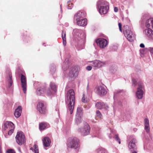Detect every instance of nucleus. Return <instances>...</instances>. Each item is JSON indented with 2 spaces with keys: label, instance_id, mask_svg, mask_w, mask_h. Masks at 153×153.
Here are the masks:
<instances>
[{
  "label": "nucleus",
  "instance_id": "1",
  "mask_svg": "<svg viewBox=\"0 0 153 153\" xmlns=\"http://www.w3.org/2000/svg\"><path fill=\"white\" fill-rule=\"evenodd\" d=\"M73 39L76 44L75 46L79 50L83 49L85 43L86 34L85 31L80 29H75L73 30Z\"/></svg>",
  "mask_w": 153,
  "mask_h": 153
},
{
  "label": "nucleus",
  "instance_id": "2",
  "mask_svg": "<svg viewBox=\"0 0 153 153\" xmlns=\"http://www.w3.org/2000/svg\"><path fill=\"white\" fill-rule=\"evenodd\" d=\"M68 86H66L65 91H67L66 94L67 98H65V102L67 104V110L70 111L71 114H72L74 110L75 102V93L73 90L71 89L67 91Z\"/></svg>",
  "mask_w": 153,
  "mask_h": 153
},
{
  "label": "nucleus",
  "instance_id": "3",
  "mask_svg": "<svg viewBox=\"0 0 153 153\" xmlns=\"http://www.w3.org/2000/svg\"><path fill=\"white\" fill-rule=\"evenodd\" d=\"M132 86L133 87H137L136 92V97L139 99H142L144 90V86L142 82L139 80L132 79Z\"/></svg>",
  "mask_w": 153,
  "mask_h": 153
},
{
  "label": "nucleus",
  "instance_id": "4",
  "mask_svg": "<svg viewBox=\"0 0 153 153\" xmlns=\"http://www.w3.org/2000/svg\"><path fill=\"white\" fill-rule=\"evenodd\" d=\"M109 3L104 0H98L97 3V7L101 14H106L109 10Z\"/></svg>",
  "mask_w": 153,
  "mask_h": 153
},
{
  "label": "nucleus",
  "instance_id": "5",
  "mask_svg": "<svg viewBox=\"0 0 153 153\" xmlns=\"http://www.w3.org/2000/svg\"><path fill=\"white\" fill-rule=\"evenodd\" d=\"M67 146L68 148L77 149L79 146V140L76 137H70L67 140Z\"/></svg>",
  "mask_w": 153,
  "mask_h": 153
},
{
  "label": "nucleus",
  "instance_id": "6",
  "mask_svg": "<svg viewBox=\"0 0 153 153\" xmlns=\"http://www.w3.org/2000/svg\"><path fill=\"white\" fill-rule=\"evenodd\" d=\"M122 91H123L122 90H116L114 92V100L113 105L114 110L115 107H116L117 105H118V106L120 107H121L125 106L126 104V102L125 100H123L122 101H117L115 100V99L117 96V95L118 94L119 95H121V93Z\"/></svg>",
  "mask_w": 153,
  "mask_h": 153
},
{
  "label": "nucleus",
  "instance_id": "7",
  "mask_svg": "<svg viewBox=\"0 0 153 153\" xmlns=\"http://www.w3.org/2000/svg\"><path fill=\"white\" fill-rule=\"evenodd\" d=\"M91 65L95 69H97L107 65L108 62L107 61L102 62L99 60H96L91 61Z\"/></svg>",
  "mask_w": 153,
  "mask_h": 153
},
{
  "label": "nucleus",
  "instance_id": "8",
  "mask_svg": "<svg viewBox=\"0 0 153 153\" xmlns=\"http://www.w3.org/2000/svg\"><path fill=\"white\" fill-rule=\"evenodd\" d=\"M15 138L17 143L19 145L23 144L25 140V136L22 131L17 132Z\"/></svg>",
  "mask_w": 153,
  "mask_h": 153
},
{
  "label": "nucleus",
  "instance_id": "9",
  "mask_svg": "<svg viewBox=\"0 0 153 153\" xmlns=\"http://www.w3.org/2000/svg\"><path fill=\"white\" fill-rule=\"evenodd\" d=\"M124 34L126 37L130 42L133 41L135 38V34L132 31L129 30H124Z\"/></svg>",
  "mask_w": 153,
  "mask_h": 153
},
{
  "label": "nucleus",
  "instance_id": "10",
  "mask_svg": "<svg viewBox=\"0 0 153 153\" xmlns=\"http://www.w3.org/2000/svg\"><path fill=\"white\" fill-rule=\"evenodd\" d=\"M90 130V126L88 124L86 123L83 127L79 129L78 131L81 133L82 135L85 136L89 134Z\"/></svg>",
  "mask_w": 153,
  "mask_h": 153
},
{
  "label": "nucleus",
  "instance_id": "11",
  "mask_svg": "<svg viewBox=\"0 0 153 153\" xmlns=\"http://www.w3.org/2000/svg\"><path fill=\"white\" fill-rule=\"evenodd\" d=\"M37 108L40 114H44L47 113L46 106L44 102H40L38 103Z\"/></svg>",
  "mask_w": 153,
  "mask_h": 153
},
{
  "label": "nucleus",
  "instance_id": "12",
  "mask_svg": "<svg viewBox=\"0 0 153 153\" xmlns=\"http://www.w3.org/2000/svg\"><path fill=\"white\" fill-rule=\"evenodd\" d=\"M95 92L98 95L103 96L107 93V91L105 87L103 86H98L95 88Z\"/></svg>",
  "mask_w": 153,
  "mask_h": 153
},
{
  "label": "nucleus",
  "instance_id": "13",
  "mask_svg": "<svg viewBox=\"0 0 153 153\" xmlns=\"http://www.w3.org/2000/svg\"><path fill=\"white\" fill-rule=\"evenodd\" d=\"M148 29L144 30L143 31V34L146 36L147 37L150 39L153 40V34L152 33V31H153V30H152V24H150V26L147 27Z\"/></svg>",
  "mask_w": 153,
  "mask_h": 153
},
{
  "label": "nucleus",
  "instance_id": "14",
  "mask_svg": "<svg viewBox=\"0 0 153 153\" xmlns=\"http://www.w3.org/2000/svg\"><path fill=\"white\" fill-rule=\"evenodd\" d=\"M96 42L97 45L102 48H104L107 45L108 42L107 40L103 38H99L96 41Z\"/></svg>",
  "mask_w": 153,
  "mask_h": 153
},
{
  "label": "nucleus",
  "instance_id": "15",
  "mask_svg": "<svg viewBox=\"0 0 153 153\" xmlns=\"http://www.w3.org/2000/svg\"><path fill=\"white\" fill-rule=\"evenodd\" d=\"M86 15V13L83 11H79L76 13L74 15V22L76 21H77L80 19H82Z\"/></svg>",
  "mask_w": 153,
  "mask_h": 153
},
{
  "label": "nucleus",
  "instance_id": "16",
  "mask_svg": "<svg viewBox=\"0 0 153 153\" xmlns=\"http://www.w3.org/2000/svg\"><path fill=\"white\" fill-rule=\"evenodd\" d=\"M78 68L76 66L71 68L69 70L68 76L70 77L75 78L78 74Z\"/></svg>",
  "mask_w": 153,
  "mask_h": 153
},
{
  "label": "nucleus",
  "instance_id": "17",
  "mask_svg": "<svg viewBox=\"0 0 153 153\" xmlns=\"http://www.w3.org/2000/svg\"><path fill=\"white\" fill-rule=\"evenodd\" d=\"M21 81L23 91L25 94L26 91L27 80L25 76L22 74L21 75Z\"/></svg>",
  "mask_w": 153,
  "mask_h": 153
},
{
  "label": "nucleus",
  "instance_id": "18",
  "mask_svg": "<svg viewBox=\"0 0 153 153\" xmlns=\"http://www.w3.org/2000/svg\"><path fill=\"white\" fill-rule=\"evenodd\" d=\"M6 78L7 82L8 83L9 87L10 88L12 85L13 80L12 79V74L9 70L7 71Z\"/></svg>",
  "mask_w": 153,
  "mask_h": 153
},
{
  "label": "nucleus",
  "instance_id": "19",
  "mask_svg": "<svg viewBox=\"0 0 153 153\" xmlns=\"http://www.w3.org/2000/svg\"><path fill=\"white\" fill-rule=\"evenodd\" d=\"M95 107L99 109H104L107 110L109 108L108 106L106 104L102 102H97L95 104Z\"/></svg>",
  "mask_w": 153,
  "mask_h": 153
},
{
  "label": "nucleus",
  "instance_id": "20",
  "mask_svg": "<svg viewBox=\"0 0 153 153\" xmlns=\"http://www.w3.org/2000/svg\"><path fill=\"white\" fill-rule=\"evenodd\" d=\"M136 142V139L133 138L129 143L128 146L130 151H132L134 150H136L137 146L135 144Z\"/></svg>",
  "mask_w": 153,
  "mask_h": 153
},
{
  "label": "nucleus",
  "instance_id": "21",
  "mask_svg": "<svg viewBox=\"0 0 153 153\" xmlns=\"http://www.w3.org/2000/svg\"><path fill=\"white\" fill-rule=\"evenodd\" d=\"M2 128L4 130L7 129H10L12 128H14V124L11 122L6 121L2 126Z\"/></svg>",
  "mask_w": 153,
  "mask_h": 153
},
{
  "label": "nucleus",
  "instance_id": "22",
  "mask_svg": "<svg viewBox=\"0 0 153 153\" xmlns=\"http://www.w3.org/2000/svg\"><path fill=\"white\" fill-rule=\"evenodd\" d=\"M75 22L77 25L79 26H84L87 24V19L85 18L79 19L77 21H76Z\"/></svg>",
  "mask_w": 153,
  "mask_h": 153
},
{
  "label": "nucleus",
  "instance_id": "23",
  "mask_svg": "<svg viewBox=\"0 0 153 153\" xmlns=\"http://www.w3.org/2000/svg\"><path fill=\"white\" fill-rule=\"evenodd\" d=\"M42 141L43 146L44 147H48L50 145L51 141L50 138L48 137H44L42 139Z\"/></svg>",
  "mask_w": 153,
  "mask_h": 153
},
{
  "label": "nucleus",
  "instance_id": "24",
  "mask_svg": "<svg viewBox=\"0 0 153 153\" xmlns=\"http://www.w3.org/2000/svg\"><path fill=\"white\" fill-rule=\"evenodd\" d=\"M50 127L49 124L45 122H42L39 124V128L40 131H42L45 129Z\"/></svg>",
  "mask_w": 153,
  "mask_h": 153
},
{
  "label": "nucleus",
  "instance_id": "25",
  "mask_svg": "<svg viewBox=\"0 0 153 153\" xmlns=\"http://www.w3.org/2000/svg\"><path fill=\"white\" fill-rule=\"evenodd\" d=\"M45 86H41V87L37 88L36 91V93L37 95H43L45 93Z\"/></svg>",
  "mask_w": 153,
  "mask_h": 153
},
{
  "label": "nucleus",
  "instance_id": "26",
  "mask_svg": "<svg viewBox=\"0 0 153 153\" xmlns=\"http://www.w3.org/2000/svg\"><path fill=\"white\" fill-rule=\"evenodd\" d=\"M22 112V108L21 106H19L15 110L14 115L16 118H18L21 115Z\"/></svg>",
  "mask_w": 153,
  "mask_h": 153
},
{
  "label": "nucleus",
  "instance_id": "27",
  "mask_svg": "<svg viewBox=\"0 0 153 153\" xmlns=\"http://www.w3.org/2000/svg\"><path fill=\"white\" fill-rule=\"evenodd\" d=\"M145 129L147 133H149L150 131V128L149 120L148 118H146L144 120Z\"/></svg>",
  "mask_w": 153,
  "mask_h": 153
},
{
  "label": "nucleus",
  "instance_id": "28",
  "mask_svg": "<svg viewBox=\"0 0 153 153\" xmlns=\"http://www.w3.org/2000/svg\"><path fill=\"white\" fill-rule=\"evenodd\" d=\"M69 57L65 59L63 65L62 66V68L64 71H65L67 69L68 65L69 63Z\"/></svg>",
  "mask_w": 153,
  "mask_h": 153
},
{
  "label": "nucleus",
  "instance_id": "29",
  "mask_svg": "<svg viewBox=\"0 0 153 153\" xmlns=\"http://www.w3.org/2000/svg\"><path fill=\"white\" fill-rule=\"evenodd\" d=\"M62 37L63 40V44L64 46L66 45V33L64 31H62Z\"/></svg>",
  "mask_w": 153,
  "mask_h": 153
},
{
  "label": "nucleus",
  "instance_id": "30",
  "mask_svg": "<svg viewBox=\"0 0 153 153\" xmlns=\"http://www.w3.org/2000/svg\"><path fill=\"white\" fill-rule=\"evenodd\" d=\"M30 149L34 152L35 153H39V149L38 146L35 144L33 146V148L31 147Z\"/></svg>",
  "mask_w": 153,
  "mask_h": 153
},
{
  "label": "nucleus",
  "instance_id": "31",
  "mask_svg": "<svg viewBox=\"0 0 153 153\" xmlns=\"http://www.w3.org/2000/svg\"><path fill=\"white\" fill-rule=\"evenodd\" d=\"M83 112L82 108L80 107H77L76 116H82V115Z\"/></svg>",
  "mask_w": 153,
  "mask_h": 153
},
{
  "label": "nucleus",
  "instance_id": "32",
  "mask_svg": "<svg viewBox=\"0 0 153 153\" xmlns=\"http://www.w3.org/2000/svg\"><path fill=\"white\" fill-rule=\"evenodd\" d=\"M81 116H76L75 119V122L76 124L78 125L81 123L82 120Z\"/></svg>",
  "mask_w": 153,
  "mask_h": 153
},
{
  "label": "nucleus",
  "instance_id": "33",
  "mask_svg": "<svg viewBox=\"0 0 153 153\" xmlns=\"http://www.w3.org/2000/svg\"><path fill=\"white\" fill-rule=\"evenodd\" d=\"M97 153H107L105 149L102 148H99L96 150Z\"/></svg>",
  "mask_w": 153,
  "mask_h": 153
},
{
  "label": "nucleus",
  "instance_id": "34",
  "mask_svg": "<svg viewBox=\"0 0 153 153\" xmlns=\"http://www.w3.org/2000/svg\"><path fill=\"white\" fill-rule=\"evenodd\" d=\"M50 86L51 89L55 92L56 91V86L55 85V83L51 82L50 84Z\"/></svg>",
  "mask_w": 153,
  "mask_h": 153
},
{
  "label": "nucleus",
  "instance_id": "35",
  "mask_svg": "<svg viewBox=\"0 0 153 153\" xmlns=\"http://www.w3.org/2000/svg\"><path fill=\"white\" fill-rule=\"evenodd\" d=\"M45 93L48 96H51L53 94L52 92L49 88H47L46 89H45Z\"/></svg>",
  "mask_w": 153,
  "mask_h": 153
},
{
  "label": "nucleus",
  "instance_id": "36",
  "mask_svg": "<svg viewBox=\"0 0 153 153\" xmlns=\"http://www.w3.org/2000/svg\"><path fill=\"white\" fill-rule=\"evenodd\" d=\"M114 138L115 140L119 144H120V138L118 135L117 134H116L114 135Z\"/></svg>",
  "mask_w": 153,
  "mask_h": 153
},
{
  "label": "nucleus",
  "instance_id": "37",
  "mask_svg": "<svg viewBox=\"0 0 153 153\" xmlns=\"http://www.w3.org/2000/svg\"><path fill=\"white\" fill-rule=\"evenodd\" d=\"M68 9H71L73 7V4L72 3H71V1H69L68 2Z\"/></svg>",
  "mask_w": 153,
  "mask_h": 153
},
{
  "label": "nucleus",
  "instance_id": "38",
  "mask_svg": "<svg viewBox=\"0 0 153 153\" xmlns=\"http://www.w3.org/2000/svg\"><path fill=\"white\" fill-rule=\"evenodd\" d=\"M14 128H12L10 129V130L8 132L9 135H11L13 133L14 131Z\"/></svg>",
  "mask_w": 153,
  "mask_h": 153
},
{
  "label": "nucleus",
  "instance_id": "39",
  "mask_svg": "<svg viewBox=\"0 0 153 153\" xmlns=\"http://www.w3.org/2000/svg\"><path fill=\"white\" fill-rule=\"evenodd\" d=\"M96 114L97 116L101 118L102 116V115L101 114L100 111L99 110H97L96 112Z\"/></svg>",
  "mask_w": 153,
  "mask_h": 153
},
{
  "label": "nucleus",
  "instance_id": "40",
  "mask_svg": "<svg viewBox=\"0 0 153 153\" xmlns=\"http://www.w3.org/2000/svg\"><path fill=\"white\" fill-rule=\"evenodd\" d=\"M147 49L150 51L152 55H153V48L149 47Z\"/></svg>",
  "mask_w": 153,
  "mask_h": 153
},
{
  "label": "nucleus",
  "instance_id": "41",
  "mask_svg": "<svg viewBox=\"0 0 153 153\" xmlns=\"http://www.w3.org/2000/svg\"><path fill=\"white\" fill-rule=\"evenodd\" d=\"M7 153H16L12 149H8L7 151Z\"/></svg>",
  "mask_w": 153,
  "mask_h": 153
},
{
  "label": "nucleus",
  "instance_id": "42",
  "mask_svg": "<svg viewBox=\"0 0 153 153\" xmlns=\"http://www.w3.org/2000/svg\"><path fill=\"white\" fill-rule=\"evenodd\" d=\"M86 90L88 93H89L91 92V89L89 86L88 83V84Z\"/></svg>",
  "mask_w": 153,
  "mask_h": 153
},
{
  "label": "nucleus",
  "instance_id": "43",
  "mask_svg": "<svg viewBox=\"0 0 153 153\" xmlns=\"http://www.w3.org/2000/svg\"><path fill=\"white\" fill-rule=\"evenodd\" d=\"M56 71V69L55 67H51L50 68V71L52 73H54Z\"/></svg>",
  "mask_w": 153,
  "mask_h": 153
},
{
  "label": "nucleus",
  "instance_id": "44",
  "mask_svg": "<svg viewBox=\"0 0 153 153\" xmlns=\"http://www.w3.org/2000/svg\"><path fill=\"white\" fill-rule=\"evenodd\" d=\"M85 94H83V97L82 98V102L85 103L86 102V100H85Z\"/></svg>",
  "mask_w": 153,
  "mask_h": 153
},
{
  "label": "nucleus",
  "instance_id": "45",
  "mask_svg": "<svg viewBox=\"0 0 153 153\" xmlns=\"http://www.w3.org/2000/svg\"><path fill=\"white\" fill-rule=\"evenodd\" d=\"M92 67L91 66H88L86 67V69L88 71H90L92 69Z\"/></svg>",
  "mask_w": 153,
  "mask_h": 153
},
{
  "label": "nucleus",
  "instance_id": "46",
  "mask_svg": "<svg viewBox=\"0 0 153 153\" xmlns=\"http://www.w3.org/2000/svg\"><path fill=\"white\" fill-rule=\"evenodd\" d=\"M126 120H127V118H126V116H124L123 117V118L121 119V121L122 120H125L126 121Z\"/></svg>",
  "mask_w": 153,
  "mask_h": 153
},
{
  "label": "nucleus",
  "instance_id": "47",
  "mask_svg": "<svg viewBox=\"0 0 153 153\" xmlns=\"http://www.w3.org/2000/svg\"><path fill=\"white\" fill-rule=\"evenodd\" d=\"M114 12H117L118 11V9L117 7H114Z\"/></svg>",
  "mask_w": 153,
  "mask_h": 153
},
{
  "label": "nucleus",
  "instance_id": "48",
  "mask_svg": "<svg viewBox=\"0 0 153 153\" xmlns=\"http://www.w3.org/2000/svg\"><path fill=\"white\" fill-rule=\"evenodd\" d=\"M140 47L141 48H143L145 47V46H144V45L143 44V43H141L140 45Z\"/></svg>",
  "mask_w": 153,
  "mask_h": 153
},
{
  "label": "nucleus",
  "instance_id": "49",
  "mask_svg": "<svg viewBox=\"0 0 153 153\" xmlns=\"http://www.w3.org/2000/svg\"><path fill=\"white\" fill-rule=\"evenodd\" d=\"M131 153H137L136 150H134L132 151H131Z\"/></svg>",
  "mask_w": 153,
  "mask_h": 153
},
{
  "label": "nucleus",
  "instance_id": "50",
  "mask_svg": "<svg viewBox=\"0 0 153 153\" xmlns=\"http://www.w3.org/2000/svg\"><path fill=\"white\" fill-rule=\"evenodd\" d=\"M65 26H66V27H68V26L69 25V24L68 23L66 22V23H65Z\"/></svg>",
  "mask_w": 153,
  "mask_h": 153
},
{
  "label": "nucleus",
  "instance_id": "51",
  "mask_svg": "<svg viewBox=\"0 0 153 153\" xmlns=\"http://www.w3.org/2000/svg\"><path fill=\"white\" fill-rule=\"evenodd\" d=\"M118 25H119V27H122V25H121V24L120 23H119Z\"/></svg>",
  "mask_w": 153,
  "mask_h": 153
},
{
  "label": "nucleus",
  "instance_id": "52",
  "mask_svg": "<svg viewBox=\"0 0 153 153\" xmlns=\"http://www.w3.org/2000/svg\"><path fill=\"white\" fill-rule=\"evenodd\" d=\"M60 9H61V13H62V5L61 4L60 5Z\"/></svg>",
  "mask_w": 153,
  "mask_h": 153
},
{
  "label": "nucleus",
  "instance_id": "53",
  "mask_svg": "<svg viewBox=\"0 0 153 153\" xmlns=\"http://www.w3.org/2000/svg\"><path fill=\"white\" fill-rule=\"evenodd\" d=\"M119 30L121 32H122V27H119Z\"/></svg>",
  "mask_w": 153,
  "mask_h": 153
},
{
  "label": "nucleus",
  "instance_id": "54",
  "mask_svg": "<svg viewBox=\"0 0 153 153\" xmlns=\"http://www.w3.org/2000/svg\"><path fill=\"white\" fill-rule=\"evenodd\" d=\"M56 111H59V109L58 108H56Z\"/></svg>",
  "mask_w": 153,
  "mask_h": 153
},
{
  "label": "nucleus",
  "instance_id": "55",
  "mask_svg": "<svg viewBox=\"0 0 153 153\" xmlns=\"http://www.w3.org/2000/svg\"><path fill=\"white\" fill-rule=\"evenodd\" d=\"M18 149V150H19V152H21V149H20V148H19Z\"/></svg>",
  "mask_w": 153,
  "mask_h": 153
},
{
  "label": "nucleus",
  "instance_id": "56",
  "mask_svg": "<svg viewBox=\"0 0 153 153\" xmlns=\"http://www.w3.org/2000/svg\"><path fill=\"white\" fill-rule=\"evenodd\" d=\"M100 132L99 131H98V132H97L96 133L97 134H98Z\"/></svg>",
  "mask_w": 153,
  "mask_h": 153
},
{
  "label": "nucleus",
  "instance_id": "57",
  "mask_svg": "<svg viewBox=\"0 0 153 153\" xmlns=\"http://www.w3.org/2000/svg\"><path fill=\"white\" fill-rule=\"evenodd\" d=\"M144 19V16H143V17L141 19L143 20V19Z\"/></svg>",
  "mask_w": 153,
  "mask_h": 153
},
{
  "label": "nucleus",
  "instance_id": "58",
  "mask_svg": "<svg viewBox=\"0 0 153 153\" xmlns=\"http://www.w3.org/2000/svg\"><path fill=\"white\" fill-rule=\"evenodd\" d=\"M45 43H43L42 45H43L44 46H46V45H45Z\"/></svg>",
  "mask_w": 153,
  "mask_h": 153
},
{
  "label": "nucleus",
  "instance_id": "59",
  "mask_svg": "<svg viewBox=\"0 0 153 153\" xmlns=\"http://www.w3.org/2000/svg\"><path fill=\"white\" fill-rule=\"evenodd\" d=\"M109 138H111V137L110 136H109Z\"/></svg>",
  "mask_w": 153,
  "mask_h": 153
},
{
  "label": "nucleus",
  "instance_id": "60",
  "mask_svg": "<svg viewBox=\"0 0 153 153\" xmlns=\"http://www.w3.org/2000/svg\"><path fill=\"white\" fill-rule=\"evenodd\" d=\"M137 130L136 129H134V130Z\"/></svg>",
  "mask_w": 153,
  "mask_h": 153
}]
</instances>
